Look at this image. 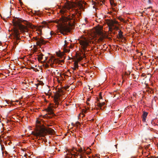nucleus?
I'll use <instances>...</instances> for the list:
<instances>
[{"label":"nucleus","instance_id":"obj_1","mask_svg":"<svg viewBox=\"0 0 158 158\" xmlns=\"http://www.w3.org/2000/svg\"><path fill=\"white\" fill-rule=\"evenodd\" d=\"M72 19L70 17L62 16L60 19L61 24L60 30L64 32L69 31L73 26L72 23H71L70 20Z\"/></svg>","mask_w":158,"mask_h":158},{"label":"nucleus","instance_id":"obj_2","mask_svg":"<svg viewBox=\"0 0 158 158\" xmlns=\"http://www.w3.org/2000/svg\"><path fill=\"white\" fill-rule=\"evenodd\" d=\"M41 119L38 118L36 121V124L37 131L35 132H32V134L36 137L44 136L46 133L45 129L42 127L43 125L41 122Z\"/></svg>","mask_w":158,"mask_h":158},{"label":"nucleus","instance_id":"obj_3","mask_svg":"<svg viewBox=\"0 0 158 158\" xmlns=\"http://www.w3.org/2000/svg\"><path fill=\"white\" fill-rule=\"evenodd\" d=\"M60 95L59 94H57L54 96V100L55 105L50 104L46 109L47 112L51 114H53V109L56 107V106H58L59 105V100H60Z\"/></svg>","mask_w":158,"mask_h":158},{"label":"nucleus","instance_id":"obj_4","mask_svg":"<svg viewBox=\"0 0 158 158\" xmlns=\"http://www.w3.org/2000/svg\"><path fill=\"white\" fill-rule=\"evenodd\" d=\"M81 47L84 51H86L87 47L89 45V41L85 38H82L79 40Z\"/></svg>","mask_w":158,"mask_h":158},{"label":"nucleus","instance_id":"obj_5","mask_svg":"<svg viewBox=\"0 0 158 158\" xmlns=\"http://www.w3.org/2000/svg\"><path fill=\"white\" fill-rule=\"evenodd\" d=\"M118 23L117 21H116L111 20L108 23L109 30L111 31L113 30H118L119 29L118 27L114 25Z\"/></svg>","mask_w":158,"mask_h":158},{"label":"nucleus","instance_id":"obj_6","mask_svg":"<svg viewBox=\"0 0 158 158\" xmlns=\"http://www.w3.org/2000/svg\"><path fill=\"white\" fill-rule=\"evenodd\" d=\"M96 33L99 37L98 40L99 41H102L104 37V34L101 30H97Z\"/></svg>","mask_w":158,"mask_h":158},{"label":"nucleus","instance_id":"obj_7","mask_svg":"<svg viewBox=\"0 0 158 158\" xmlns=\"http://www.w3.org/2000/svg\"><path fill=\"white\" fill-rule=\"evenodd\" d=\"M78 153H76L75 155L77 156H79L80 158H83L85 151L83 150L82 148H79L77 151Z\"/></svg>","mask_w":158,"mask_h":158},{"label":"nucleus","instance_id":"obj_8","mask_svg":"<svg viewBox=\"0 0 158 158\" xmlns=\"http://www.w3.org/2000/svg\"><path fill=\"white\" fill-rule=\"evenodd\" d=\"M65 44L63 46V50L64 52L67 53L70 51L69 48L67 45V42L66 40L64 41Z\"/></svg>","mask_w":158,"mask_h":158},{"label":"nucleus","instance_id":"obj_9","mask_svg":"<svg viewBox=\"0 0 158 158\" xmlns=\"http://www.w3.org/2000/svg\"><path fill=\"white\" fill-rule=\"evenodd\" d=\"M35 40L37 41L36 44L40 46L42 43V40L39 38H36Z\"/></svg>","mask_w":158,"mask_h":158},{"label":"nucleus","instance_id":"obj_10","mask_svg":"<svg viewBox=\"0 0 158 158\" xmlns=\"http://www.w3.org/2000/svg\"><path fill=\"white\" fill-rule=\"evenodd\" d=\"M44 56V55H43L42 53H40V54L38 55H37L38 60L39 61H40L41 60H42L43 59V57Z\"/></svg>","mask_w":158,"mask_h":158},{"label":"nucleus","instance_id":"obj_11","mask_svg":"<svg viewBox=\"0 0 158 158\" xmlns=\"http://www.w3.org/2000/svg\"><path fill=\"white\" fill-rule=\"evenodd\" d=\"M74 69L76 70L77 69L78 67V62L75 61L74 63Z\"/></svg>","mask_w":158,"mask_h":158},{"label":"nucleus","instance_id":"obj_12","mask_svg":"<svg viewBox=\"0 0 158 158\" xmlns=\"http://www.w3.org/2000/svg\"><path fill=\"white\" fill-rule=\"evenodd\" d=\"M98 104V107L100 108L101 109V107L102 106L104 105L105 104V103L103 102L102 103H99Z\"/></svg>","mask_w":158,"mask_h":158},{"label":"nucleus","instance_id":"obj_13","mask_svg":"<svg viewBox=\"0 0 158 158\" xmlns=\"http://www.w3.org/2000/svg\"><path fill=\"white\" fill-rule=\"evenodd\" d=\"M148 115V113L146 112H144L143 114V118H146Z\"/></svg>","mask_w":158,"mask_h":158},{"label":"nucleus","instance_id":"obj_14","mask_svg":"<svg viewBox=\"0 0 158 158\" xmlns=\"http://www.w3.org/2000/svg\"><path fill=\"white\" fill-rule=\"evenodd\" d=\"M57 70H55V71L52 72V70L51 71V74H52V76L54 75H55L56 73V72H57Z\"/></svg>","mask_w":158,"mask_h":158},{"label":"nucleus","instance_id":"obj_15","mask_svg":"<svg viewBox=\"0 0 158 158\" xmlns=\"http://www.w3.org/2000/svg\"><path fill=\"white\" fill-rule=\"evenodd\" d=\"M62 14H64L66 12V10L64 9L60 10Z\"/></svg>","mask_w":158,"mask_h":158},{"label":"nucleus","instance_id":"obj_16","mask_svg":"<svg viewBox=\"0 0 158 158\" xmlns=\"http://www.w3.org/2000/svg\"><path fill=\"white\" fill-rule=\"evenodd\" d=\"M122 33H123L122 32H121V31L120 30L119 32V36L120 37H122L123 36Z\"/></svg>","mask_w":158,"mask_h":158},{"label":"nucleus","instance_id":"obj_17","mask_svg":"<svg viewBox=\"0 0 158 158\" xmlns=\"http://www.w3.org/2000/svg\"><path fill=\"white\" fill-rule=\"evenodd\" d=\"M110 4L111 5H113L114 4V0H110Z\"/></svg>","mask_w":158,"mask_h":158},{"label":"nucleus","instance_id":"obj_18","mask_svg":"<svg viewBox=\"0 0 158 158\" xmlns=\"http://www.w3.org/2000/svg\"><path fill=\"white\" fill-rule=\"evenodd\" d=\"M54 32H53V31H51L50 32V35H51V36H52V35H54Z\"/></svg>","mask_w":158,"mask_h":158},{"label":"nucleus","instance_id":"obj_19","mask_svg":"<svg viewBox=\"0 0 158 158\" xmlns=\"http://www.w3.org/2000/svg\"><path fill=\"white\" fill-rule=\"evenodd\" d=\"M83 113H86V110L85 109H83L82 110Z\"/></svg>","mask_w":158,"mask_h":158},{"label":"nucleus","instance_id":"obj_20","mask_svg":"<svg viewBox=\"0 0 158 158\" xmlns=\"http://www.w3.org/2000/svg\"><path fill=\"white\" fill-rule=\"evenodd\" d=\"M143 122H145L146 121V118H143Z\"/></svg>","mask_w":158,"mask_h":158},{"label":"nucleus","instance_id":"obj_21","mask_svg":"<svg viewBox=\"0 0 158 158\" xmlns=\"http://www.w3.org/2000/svg\"><path fill=\"white\" fill-rule=\"evenodd\" d=\"M82 59V58H80V59H79V61H80Z\"/></svg>","mask_w":158,"mask_h":158},{"label":"nucleus","instance_id":"obj_22","mask_svg":"<svg viewBox=\"0 0 158 158\" xmlns=\"http://www.w3.org/2000/svg\"><path fill=\"white\" fill-rule=\"evenodd\" d=\"M44 24L46 25L47 23L45 22H44Z\"/></svg>","mask_w":158,"mask_h":158},{"label":"nucleus","instance_id":"obj_23","mask_svg":"<svg viewBox=\"0 0 158 158\" xmlns=\"http://www.w3.org/2000/svg\"><path fill=\"white\" fill-rule=\"evenodd\" d=\"M100 99H102V96H100Z\"/></svg>","mask_w":158,"mask_h":158},{"label":"nucleus","instance_id":"obj_24","mask_svg":"<svg viewBox=\"0 0 158 158\" xmlns=\"http://www.w3.org/2000/svg\"><path fill=\"white\" fill-rule=\"evenodd\" d=\"M16 37H17V39H19V38H18L17 36Z\"/></svg>","mask_w":158,"mask_h":158},{"label":"nucleus","instance_id":"obj_25","mask_svg":"<svg viewBox=\"0 0 158 158\" xmlns=\"http://www.w3.org/2000/svg\"><path fill=\"white\" fill-rule=\"evenodd\" d=\"M117 145H115V146L116 147Z\"/></svg>","mask_w":158,"mask_h":158},{"label":"nucleus","instance_id":"obj_26","mask_svg":"<svg viewBox=\"0 0 158 158\" xmlns=\"http://www.w3.org/2000/svg\"><path fill=\"white\" fill-rule=\"evenodd\" d=\"M20 2V0H19ZM21 3V2H20Z\"/></svg>","mask_w":158,"mask_h":158}]
</instances>
